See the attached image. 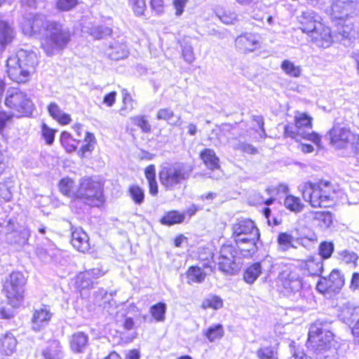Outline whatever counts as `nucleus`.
<instances>
[{
	"label": "nucleus",
	"instance_id": "1",
	"mask_svg": "<svg viewBox=\"0 0 359 359\" xmlns=\"http://www.w3.org/2000/svg\"><path fill=\"white\" fill-rule=\"evenodd\" d=\"M25 35L37 36L43 31L41 38V47L48 56L60 53L71 41V32L68 27L57 21L47 20L41 14L29 15L22 22Z\"/></svg>",
	"mask_w": 359,
	"mask_h": 359
},
{
	"label": "nucleus",
	"instance_id": "2",
	"mask_svg": "<svg viewBox=\"0 0 359 359\" xmlns=\"http://www.w3.org/2000/svg\"><path fill=\"white\" fill-rule=\"evenodd\" d=\"M306 345L320 358L336 359L337 357L333 334L319 320L311 325Z\"/></svg>",
	"mask_w": 359,
	"mask_h": 359
},
{
	"label": "nucleus",
	"instance_id": "3",
	"mask_svg": "<svg viewBox=\"0 0 359 359\" xmlns=\"http://www.w3.org/2000/svg\"><path fill=\"white\" fill-rule=\"evenodd\" d=\"M304 200L313 208H326L332 205L337 198V191L330 182L320 180L305 182L298 187Z\"/></svg>",
	"mask_w": 359,
	"mask_h": 359
},
{
	"label": "nucleus",
	"instance_id": "4",
	"mask_svg": "<svg viewBox=\"0 0 359 359\" xmlns=\"http://www.w3.org/2000/svg\"><path fill=\"white\" fill-rule=\"evenodd\" d=\"M231 229V238L243 256H252L257 252L260 233L254 222L248 219H238Z\"/></svg>",
	"mask_w": 359,
	"mask_h": 359
},
{
	"label": "nucleus",
	"instance_id": "5",
	"mask_svg": "<svg viewBox=\"0 0 359 359\" xmlns=\"http://www.w3.org/2000/svg\"><path fill=\"white\" fill-rule=\"evenodd\" d=\"M37 57L34 52L20 50L7 60V73L11 80L16 83H25L30 74L34 72Z\"/></svg>",
	"mask_w": 359,
	"mask_h": 359
},
{
	"label": "nucleus",
	"instance_id": "6",
	"mask_svg": "<svg viewBox=\"0 0 359 359\" xmlns=\"http://www.w3.org/2000/svg\"><path fill=\"white\" fill-rule=\"evenodd\" d=\"M193 172V166L184 163H175L161 168L159 172L161 184L167 190H175L187 180Z\"/></svg>",
	"mask_w": 359,
	"mask_h": 359
},
{
	"label": "nucleus",
	"instance_id": "7",
	"mask_svg": "<svg viewBox=\"0 0 359 359\" xmlns=\"http://www.w3.org/2000/svg\"><path fill=\"white\" fill-rule=\"evenodd\" d=\"M313 118L304 112L297 111L294 114L295 131L292 127L287 125L285 127V136L290 137L297 140L300 138L308 140L318 145L320 142V137L312 131Z\"/></svg>",
	"mask_w": 359,
	"mask_h": 359
},
{
	"label": "nucleus",
	"instance_id": "8",
	"mask_svg": "<svg viewBox=\"0 0 359 359\" xmlns=\"http://www.w3.org/2000/svg\"><path fill=\"white\" fill-rule=\"evenodd\" d=\"M354 0H337L332 6V15L338 19V32L344 38L353 36L355 31L352 22L346 19L351 10V3Z\"/></svg>",
	"mask_w": 359,
	"mask_h": 359
},
{
	"label": "nucleus",
	"instance_id": "9",
	"mask_svg": "<svg viewBox=\"0 0 359 359\" xmlns=\"http://www.w3.org/2000/svg\"><path fill=\"white\" fill-rule=\"evenodd\" d=\"M76 198L83 200L90 205L98 206L102 203L101 183L90 177L83 178L76 191Z\"/></svg>",
	"mask_w": 359,
	"mask_h": 359
},
{
	"label": "nucleus",
	"instance_id": "10",
	"mask_svg": "<svg viewBox=\"0 0 359 359\" xmlns=\"http://www.w3.org/2000/svg\"><path fill=\"white\" fill-rule=\"evenodd\" d=\"M25 283L26 279L20 272H13L5 281L4 290L12 306L18 307L22 303Z\"/></svg>",
	"mask_w": 359,
	"mask_h": 359
},
{
	"label": "nucleus",
	"instance_id": "11",
	"mask_svg": "<svg viewBox=\"0 0 359 359\" xmlns=\"http://www.w3.org/2000/svg\"><path fill=\"white\" fill-rule=\"evenodd\" d=\"M331 143L337 148L343 149L351 145L357 158L359 159V135L349 129L334 127L330 132Z\"/></svg>",
	"mask_w": 359,
	"mask_h": 359
},
{
	"label": "nucleus",
	"instance_id": "12",
	"mask_svg": "<svg viewBox=\"0 0 359 359\" xmlns=\"http://www.w3.org/2000/svg\"><path fill=\"white\" fill-rule=\"evenodd\" d=\"M284 294L294 301L303 297L302 280L297 270H285L280 275Z\"/></svg>",
	"mask_w": 359,
	"mask_h": 359
},
{
	"label": "nucleus",
	"instance_id": "13",
	"mask_svg": "<svg viewBox=\"0 0 359 359\" xmlns=\"http://www.w3.org/2000/svg\"><path fill=\"white\" fill-rule=\"evenodd\" d=\"M237 254L238 252L235 247L231 245H224L221 247L219 253L214 257V260L220 271L232 274L238 268Z\"/></svg>",
	"mask_w": 359,
	"mask_h": 359
},
{
	"label": "nucleus",
	"instance_id": "14",
	"mask_svg": "<svg viewBox=\"0 0 359 359\" xmlns=\"http://www.w3.org/2000/svg\"><path fill=\"white\" fill-rule=\"evenodd\" d=\"M6 105L21 114H29L32 110V102L26 95L16 89L8 91L5 100Z\"/></svg>",
	"mask_w": 359,
	"mask_h": 359
},
{
	"label": "nucleus",
	"instance_id": "15",
	"mask_svg": "<svg viewBox=\"0 0 359 359\" xmlns=\"http://www.w3.org/2000/svg\"><path fill=\"white\" fill-rule=\"evenodd\" d=\"M344 285L343 274L338 269H333L327 278L322 277L316 285V289L322 294L336 292Z\"/></svg>",
	"mask_w": 359,
	"mask_h": 359
},
{
	"label": "nucleus",
	"instance_id": "16",
	"mask_svg": "<svg viewBox=\"0 0 359 359\" xmlns=\"http://www.w3.org/2000/svg\"><path fill=\"white\" fill-rule=\"evenodd\" d=\"M311 41L320 48H328L333 42V35L329 27L323 23L318 24L316 28L309 34Z\"/></svg>",
	"mask_w": 359,
	"mask_h": 359
},
{
	"label": "nucleus",
	"instance_id": "17",
	"mask_svg": "<svg viewBox=\"0 0 359 359\" xmlns=\"http://www.w3.org/2000/svg\"><path fill=\"white\" fill-rule=\"evenodd\" d=\"M299 266L308 275L318 276L323 271V260L318 257L309 256L306 259L299 260Z\"/></svg>",
	"mask_w": 359,
	"mask_h": 359
},
{
	"label": "nucleus",
	"instance_id": "18",
	"mask_svg": "<svg viewBox=\"0 0 359 359\" xmlns=\"http://www.w3.org/2000/svg\"><path fill=\"white\" fill-rule=\"evenodd\" d=\"M51 318L52 313L47 306H43L36 309L32 320V328L36 331L41 330L48 324Z\"/></svg>",
	"mask_w": 359,
	"mask_h": 359
},
{
	"label": "nucleus",
	"instance_id": "19",
	"mask_svg": "<svg viewBox=\"0 0 359 359\" xmlns=\"http://www.w3.org/2000/svg\"><path fill=\"white\" fill-rule=\"evenodd\" d=\"M71 243L78 251L86 252L90 249L89 237L81 228L72 231Z\"/></svg>",
	"mask_w": 359,
	"mask_h": 359
},
{
	"label": "nucleus",
	"instance_id": "20",
	"mask_svg": "<svg viewBox=\"0 0 359 359\" xmlns=\"http://www.w3.org/2000/svg\"><path fill=\"white\" fill-rule=\"evenodd\" d=\"M236 46L244 52H252L259 47V37L252 34H245L236 38Z\"/></svg>",
	"mask_w": 359,
	"mask_h": 359
},
{
	"label": "nucleus",
	"instance_id": "21",
	"mask_svg": "<svg viewBox=\"0 0 359 359\" xmlns=\"http://www.w3.org/2000/svg\"><path fill=\"white\" fill-rule=\"evenodd\" d=\"M88 336L82 332L72 334L69 340L71 350L75 353H81L86 351L88 345Z\"/></svg>",
	"mask_w": 359,
	"mask_h": 359
},
{
	"label": "nucleus",
	"instance_id": "22",
	"mask_svg": "<svg viewBox=\"0 0 359 359\" xmlns=\"http://www.w3.org/2000/svg\"><path fill=\"white\" fill-rule=\"evenodd\" d=\"M302 25L301 29L309 35L316 28L319 21V17L312 11H307L302 13L300 18Z\"/></svg>",
	"mask_w": 359,
	"mask_h": 359
},
{
	"label": "nucleus",
	"instance_id": "23",
	"mask_svg": "<svg viewBox=\"0 0 359 359\" xmlns=\"http://www.w3.org/2000/svg\"><path fill=\"white\" fill-rule=\"evenodd\" d=\"M49 115L61 125H67L71 121V116L65 113L55 102H50L48 107Z\"/></svg>",
	"mask_w": 359,
	"mask_h": 359
},
{
	"label": "nucleus",
	"instance_id": "24",
	"mask_svg": "<svg viewBox=\"0 0 359 359\" xmlns=\"http://www.w3.org/2000/svg\"><path fill=\"white\" fill-rule=\"evenodd\" d=\"M156 118L165 121L173 126H180L182 121L180 115H177L170 108H161L156 113Z\"/></svg>",
	"mask_w": 359,
	"mask_h": 359
},
{
	"label": "nucleus",
	"instance_id": "25",
	"mask_svg": "<svg viewBox=\"0 0 359 359\" xmlns=\"http://www.w3.org/2000/svg\"><path fill=\"white\" fill-rule=\"evenodd\" d=\"M0 341V349L4 354L10 355L15 351L17 341L12 334L6 333L1 338Z\"/></svg>",
	"mask_w": 359,
	"mask_h": 359
},
{
	"label": "nucleus",
	"instance_id": "26",
	"mask_svg": "<svg viewBox=\"0 0 359 359\" xmlns=\"http://www.w3.org/2000/svg\"><path fill=\"white\" fill-rule=\"evenodd\" d=\"M200 156L205 165L210 170H215L219 167V158L216 156L214 150L205 149L201 151Z\"/></svg>",
	"mask_w": 359,
	"mask_h": 359
},
{
	"label": "nucleus",
	"instance_id": "27",
	"mask_svg": "<svg viewBox=\"0 0 359 359\" xmlns=\"http://www.w3.org/2000/svg\"><path fill=\"white\" fill-rule=\"evenodd\" d=\"M59 341H50L48 347L43 351V355L45 359H62L63 355Z\"/></svg>",
	"mask_w": 359,
	"mask_h": 359
},
{
	"label": "nucleus",
	"instance_id": "28",
	"mask_svg": "<svg viewBox=\"0 0 359 359\" xmlns=\"http://www.w3.org/2000/svg\"><path fill=\"white\" fill-rule=\"evenodd\" d=\"M205 273L198 266H190L187 272V283H201L204 281Z\"/></svg>",
	"mask_w": 359,
	"mask_h": 359
},
{
	"label": "nucleus",
	"instance_id": "29",
	"mask_svg": "<svg viewBox=\"0 0 359 359\" xmlns=\"http://www.w3.org/2000/svg\"><path fill=\"white\" fill-rule=\"evenodd\" d=\"M280 68L286 75L294 78L299 77L302 72L301 66L296 65L289 60H284L280 65Z\"/></svg>",
	"mask_w": 359,
	"mask_h": 359
},
{
	"label": "nucleus",
	"instance_id": "30",
	"mask_svg": "<svg viewBox=\"0 0 359 359\" xmlns=\"http://www.w3.org/2000/svg\"><path fill=\"white\" fill-rule=\"evenodd\" d=\"M258 359H279L277 346H262L256 351Z\"/></svg>",
	"mask_w": 359,
	"mask_h": 359
},
{
	"label": "nucleus",
	"instance_id": "31",
	"mask_svg": "<svg viewBox=\"0 0 359 359\" xmlns=\"http://www.w3.org/2000/svg\"><path fill=\"white\" fill-rule=\"evenodd\" d=\"M277 241L280 251L285 252L291 248H296L294 245L295 238L287 233H280L278 236Z\"/></svg>",
	"mask_w": 359,
	"mask_h": 359
},
{
	"label": "nucleus",
	"instance_id": "32",
	"mask_svg": "<svg viewBox=\"0 0 359 359\" xmlns=\"http://www.w3.org/2000/svg\"><path fill=\"white\" fill-rule=\"evenodd\" d=\"M13 38V29L8 22L0 20V44L4 46L11 42Z\"/></svg>",
	"mask_w": 359,
	"mask_h": 359
},
{
	"label": "nucleus",
	"instance_id": "33",
	"mask_svg": "<svg viewBox=\"0 0 359 359\" xmlns=\"http://www.w3.org/2000/svg\"><path fill=\"white\" fill-rule=\"evenodd\" d=\"M284 205L287 209L294 212H301L304 206L300 198L293 195H288L285 197Z\"/></svg>",
	"mask_w": 359,
	"mask_h": 359
},
{
	"label": "nucleus",
	"instance_id": "34",
	"mask_svg": "<svg viewBox=\"0 0 359 359\" xmlns=\"http://www.w3.org/2000/svg\"><path fill=\"white\" fill-rule=\"evenodd\" d=\"M123 107L120 109V114L126 116L127 114L132 111L136 104L135 101L132 98L127 90H122Z\"/></svg>",
	"mask_w": 359,
	"mask_h": 359
},
{
	"label": "nucleus",
	"instance_id": "35",
	"mask_svg": "<svg viewBox=\"0 0 359 359\" xmlns=\"http://www.w3.org/2000/svg\"><path fill=\"white\" fill-rule=\"evenodd\" d=\"M223 306V300L217 295H209L202 302L201 307L203 309H212L218 310Z\"/></svg>",
	"mask_w": 359,
	"mask_h": 359
},
{
	"label": "nucleus",
	"instance_id": "36",
	"mask_svg": "<svg viewBox=\"0 0 359 359\" xmlns=\"http://www.w3.org/2000/svg\"><path fill=\"white\" fill-rule=\"evenodd\" d=\"M111 52L109 53V57L112 60H121L128 56V50L126 45L116 43L110 47Z\"/></svg>",
	"mask_w": 359,
	"mask_h": 359
},
{
	"label": "nucleus",
	"instance_id": "37",
	"mask_svg": "<svg viewBox=\"0 0 359 359\" xmlns=\"http://www.w3.org/2000/svg\"><path fill=\"white\" fill-rule=\"evenodd\" d=\"M60 142L67 152L74 151L77 148L79 141L73 139L71 134L64 131L60 135Z\"/></svg>",
	"mask_w": 359,
	"mask_h": 359
},
{
	"label": "nucleus",
	"instance_id": "38",
	"mask_svg": "<svg viewBox=\"0 0 359 359\" xmlns=\"http://www.w3.org/2000/svg\"><path fill=\"white\" fill-rule=\"evenodd\" d=\"M261 272L260 264L255 263L246 269L244 273V279L248 283L252 284L257 280Z\"/></svg>",
	"mask_w": 359,
	"mask_h": 359
},
{
	"label": "nucleus",
	"instance_id": "39",
	"mask_svg": "<svg viewBox=\"0 0 359 359\" xmlns=\"http://www.w3.org/2000/svg\"><path fill=\"white\" fill-rule=\"evenodd\" d=\"M313 219L318 222L322 227L328 228L332 224L333 216L328 211L315 212L313 213Z\"/></svg>",
	"mask_w": 359,
	"mask_h": 359
},
{
	"label": "nucleus",
	"instance_id": "40",
	"mask_svg": "<svg viewBox=\"0 0 359 359\" xmlns=\"http://www.w3.org/2000/svg\"><path fill=\"white\" fill-rule=\"evenodd\" d=\"M167 310V306L165 303L160 302L150 308V313L157 322H163Z\"/></svg>",
	"mask_w": 359,
	"mask_h": 359
},
{
	"label": "nucleus",
	"instance_id": "41",
	"mask_svg": "<svg viewBox=\"0 0 359 359\" xmlns=\"http://www.w3.org/2000/svg\"><path fill=\"white\" fill-rule=\"evenodd\" d=\"M184 216L177 211H170L167 212L161 219V222L163 224L172 225L181 223L184 221Z\"/></svg>",
	"mask_w": 359,
	"mask_h": 359
},
{
	"label": "nucleus",
	"instance_id": "42",
	"mask_svg": "<svg viewBox=\"0 0 359 359\" xmlns=\"http://www.w3.org/2000/svg\"><path fill=\"white\" fill-rule=\"evenodd\" d=\"M219 19L226 25H232L238 20V14L231 9L224 10L217 13Z\"/></svg>",
	"mask_w": 359,
	"mask_h": 359
},
{
	"label": "nucleus",
	"instance_id": "43",
	"mask_svg": "<svg viewBox=\"0 0 359 359\" xmlns=\"http://www.w3.org/2000/svg\"><path fill=\"white\" fill-rule=\"evenodd\" d=\"M128 4L135 16L144 15L147 11L146 0H128Z\"/></svg>",
	"mask_w": 359,
	"mask_h": 359
},
{
	"label": "nucleus",
	"instance_id": "44",
	"mask_svg": "<svg viewBox=\"0 0 359 359\" xmlns=\"http://www.w3.org/2000/svg\"><path fill=\"white\" fill-rule=\"evenodd\" d=\"M128 194L134 203L141 205L144 200V190L137 185H131L128 189Z\"/></svg>",
	"mask_w": 359,
	"mask_h": 359
},
{
	"label": "nucleus",
	"instance_id": "45",
	"mask_svg": "<svg viewBox=\"0 0 359 359\" xmlns=\"http://www.w3.org/2000/svg\"><path fill=\"white\" fill-rule=\"evenodd\" d=\"M204 334L210 342H212L215 339L222 337L224 334L223 327L219 324L211 326L205 331Z\"/></svg>",
	"mask_w": 359,
	"mask_h": 359
},
{
	"label": "nucleus",
	"instance_id": "46",
	"mask_svg": "<svg viewBox=\"0 0 359 359\" xmlns=\"http://www.w3.org/2000/svg\"><path fill=\"white\" fill-rule=\"evenodd\" d=\"M94 280L91 277V273L85 271L80 273L76 280V285L79 288L86 289L93 286Z\"/></svg>",
	"mask_w": 359,
	"mask_h": 359
},
{
	"label": "nucleus",
	"instance_id": "47",
	"mask_svg": "<svg viewBox=\"0 0 359 359\" xmlns=\"http://www.w3.org/2000/svg\"><path fill=\"white\" fill-rule=\"evenodd\" d=\"M74 182L69 178H64L60 182L61 192L69 197L76 198V191L73 190Z\"/></svg>",
	"mask_w": 359,
	"mask_h": 359
},
{
	"label": "nucleus",
	"instance_id": "48",
	"mask_svg": "<svg viewBox=\"0 0 359 359\" xmlns=\"http://www.w3.org/2000/svg\"><path fill=\"white\" fill-rule=\"evenodd\" d=\"M338 256L339 259L345 264H353L355 266H356L358 256L355 252L344 250L338 252Z\"/></svg>",
	"mask_w": 359,
	"mask_h": 359
},
{
	"label": "nucleus",
	"instance_id": "49",
	"mask_svg": "<svg viewBox=\"0 0 359 359\" xmlns=\"http://www.w3.org/2000/svg\"><path fill=\"white\" fill-rule=\"evenodd\" d=\"M84 142L85 144L82 145L81 149L83 154L87 151H91L94 149L96 142L95 135L91 133L86 132Z\"/></svg>",
	"mask_w": 359,
	"mask_h": 359
},
{
	"label": "nucleus",
	"instance_id": "50",
	"mask_svg": "<svg viewBox=\"0 0 359 359\" xmlns=\"http://www.w3.org/2000/svg\"><path fill=\"white\" fill-rule=\"evenodd\" d=\"M131 121L140 127L144 133H149L151 130V126L149 125L146 117L144 116H135L130 118Z\"/></svg>",
	"mask_w": 359,
	"mask_h": 359
},
{
	"label": "nucleus",
	"instance_id": "51",
	"mask_svg": "<svg viewBox=\"0 0 359 359\" xmlns=\"http://www.w3.org/2000/svg\"><path fill=\"white\" fill-rule=\"evenodd\" d=\"M339 317L344 320H349L353 314L354 309L350 305L348 302L343 304L339 307Z\"/></svg>",
	"mask_w": 359,
	"mask_h": 359
},
{
	"label": "nucleus",
	"instance_id": "52",
	"mask_svg": "<svg viewBox=\"0 0 359 359\" xmlns=\"http://www.w3.org/2000/svg\"><path fill=\"white\" fill-rule=\"evenodd\" d=\"M334 251V245L329 242H323L319 246V254L320 258H330Z\"/></svg>",
	"mask_w": 359,
	"mask_h": 359
},
{
	"label": "nucleus",
	"instance_id": "53",
	"mask_svg": "<svg viewBox=\"0 0 359 359\" xmlns=\"http://www.w3.org/2000/svg\"><path fill=\"white\" fill-rule=\"evenodd\" d=\"M182 55L184 61L189 64L194 62L196 59L194 48L189 44H185L182 47Z\"/></svg>",
	"mask_w": 359,
	"mask_h": 359
},
{
	"label": "nucleus",
	"instance_id": "54",
	"mask_svg": "<svg viewBox=\"0 0 359 359\" xmlns=\"http://www.w3.org/2000/svg\"><path fill=\"white\" fill-rule=\"evenodd\" d=\"M149 5L156 15H161L165 13V0H150Z\"/></svg>",
	"mask_w": 359,
	"mask_h": 359
},
{
	"label": "nucleus",
	"instance_id": "55",
	"mask_svg": "<svg viewBox=\"0 0 359 359\" xmlns=\"http://www.w3.org/2000/svg\"><path fill=\"white\" fill-rule=\"evenodd\" d=\"M42 135L48 144L54 142L55 130L49 128L46 124L43 123L41 127Z\"/></svg>",
	"mask_w": 359,
	"mask_h": 359
},
{
	"label": "nucleus",
	"instance_id": "56",
	"mask_svg": "<svg viewBox=\"0 0 359 359\" xmlns=\"http://www.w3.org/2000/svg\"><path fill=\"white\" fill-rule=\"evenodd\" d=\"M77 3L78 0H57L56 6L59 10L66 11L73 8Z\"/></svg>",
	"mask_w": 359,
	"mask_h": 359
},
{
	"label": "nucleus",
	"instance_id": "57",
	"mask_svg": "<svg viewBox=\"0 0 359 359\" xmlns=\"http://www.w3.org/2000/svg\"><path fill=\"white\" fill-rule=\"evenodd\" d=\"M235 149L241 150L245 153L249 154H255L257 153V149L252 144L241 142L238 144L235 147Z\"/></svg>",
	"mask_w": 359,
	"mask_h": 359
},
{
	"label": "nucleus",
	"instance_id": "58",
	"mask_svg": "<svg viewBox=\"0 0 359 359\" xmlns=\"http://www.w3.org/2000/svg\"><path fill=\"white\" fill-rule=\"evenodd\" d=\"M187 3L188 0H173V6L175 9V15L176 16L180 17L183 14Z\"/></svg>",
	"mask_w": 359,
	"mask_h": 359
},
{
	"label": "nucleus",
	"instance_id": "59",
	"mask_svg": "<svg viewBox=\"0 0 359 359\" xmlns=\"http://www.w3.org/2000/svg\"><path fill=\"white\" fill-rule=\"evenodd\" d=\"M111 29L107 27H97L94 28L91 34L96 39H99L104 36L111 34Z\"/></svg>",
	"mask_w": 359,
	"mask_h": 359
},
{
	"label": "nucleus",
	"instance_id": "60",
	"mask_svg": "<svg viewBox=\"0 0 359 359\" xmlns=\"http://www.w3.org/2000/svg\"><path fill=\"white\" fill-rule=\"evenodd\" d=\"M145 177L148 181L156 180V168L154 165H150L145 169Z\"/></svg>",
	"mask_w": 359,
	"mask_h": 359
},
{
	"label": "nucleus",
	"instance_id": "61",
	"mask_svg": "<svg viewBox=\"0 0 359 359\" xmlns=\"http://www.w3.org/2000/svg\"><path fill=\"white\" fill-rule=\"evenodd\" d=\"M116 93L115 91L111 92L104 96L103 102L108 107H111L116 101Z\"/></svg>",
	"mask_w": 359,
	"mask_h": 359
},
{
	"label": "nucleus",
	"instance_id": "62",
	"mask_svg": "<svg viewBox=\"0 0 359 359\" xmlns=\"http://www.w3.org/2000/svg\"><path fill=\"white\" fill-rule=\"evenodd\" d=\"M20 238L18 240V243H25L30 236V231L25 227L20 231Z\"/></svg>",
	"mask_w": 359,
	"mask_h": 359
},
{
	"label": "nucleus",
	"instance_id": "63",
	"mask_svg": "<svg viewBox=\"0 0 359 359\" xmlns=\"http://www.w3.org/2000/svg\"><path fill=\"white\" fill-rule=\"evenodd\" d=\"M292 355L294 359H309V356H307L302 350L299 348H293L292 349Z\"/></svg>",
	"mask_w": 359,
	"mask_h": 359
},
{
	"label": "nucleus",
	"instance_id": "64",
	"mask_svg": "<svg viewBox=\"0 0 359 359\" xmlns=\"http://www.w3.org/2000/svg\"><path fill=\"white\" fill-rule=\"evenodd\" d=\"M351 288L356 290L359 288V273H354L351 281Z\"/></svg>",
	"mask_w": 359,
	"mask_h": 359
}]
</instances>
